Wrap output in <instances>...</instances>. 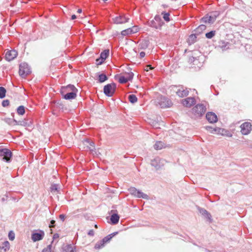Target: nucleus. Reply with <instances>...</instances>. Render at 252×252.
I'll return each instance as SVG.
<instances>
[{"mask_svg": "<svg viewBox=\"0 0 252 252\" xmlns=\"http://www.w3.org/2000/svg\"><path fill=\"white\" fill-rule=\"evenodd\" d=\"M146 68H145V70H146L147 71H149V70H151V69H153L154 68L151 66V65H146V66L145 67Z\"/></svg>", "mask_w": 252, "mask_h": 252, "instance_id": "50", "label": "nucleus"}, {"mask_svg": "<svg viewBox=\"0 0 252 252\" xmlns=\"http://www.w3.org/2000/svg\"><path fill=\"white\" fill-rule=\"evenodd\" d=\"M17 113L19 115H23L25 113V108L24 106L21 105L17 108Z\"/></svg>", "mask_w": 252, "mask_h": 252, "instance_id": "33", "label": "nucleus"}, {"mask_svg": "<svg viewBox=\"0 0 252 252\" xmlns=\"http://www.w3.org/2000/svg\"><path fill=\"white\" fill-rule=\"evenodd\" d=\"M66 94H62L63 96V98L66 100L74 99L76 96V93L73 91L70 92H66Z\"/></svg>", "mask_w": 252, "mask_h": 252, "instance_id": "16", "label": "nucleus"}, {"mask_svg": "<svg viewBox=\"0 0 252 252\" xmlns=\"http://www.w3.org/2000/svg\"><path fill=\"white\" fill-rule=\"evenodd\" d=\"M227 45V44H225V45H224V46L223 45L221 46V47L223 50H225L226 49H227L228 48V47H226Z\"/></svg>", "mask_w": 252, "mask_h": 252, "instance_id": "57", "label": "nucleus"}, {"mask_svg": "<svg viewBox=\"0 0 252 252\" xmlns=\"http://www.w3.org/2000/svg\"><path fill=\"white\" fill-rule=\"evenodd\" d=\"M164 162L165 160L164 159L159 157H157L151 160V164L157 170H158L164 166Z\"/></svg>", "mask_w": 252, "mask_h": 252, "instance_id": "6", "label": "nucleus"}, {"mask_svg": "<svg viewBox=\"0 0 252 252\" xmlns=\"http://www.w3.org/2000/svg\"><path fill=\"white\" fill-rule=\"evenodd\" d=\"M94 227H95V228H97V225L96 224H95Z\"/></svg>", "mask_w": 252, "mask_h": 252, "instance_id": "61", "label": "nucleus"}, {"mask_svg": "<svg viewBox=\"0 0 252 252\" xmlns=\"http://www.w3.org/2000/svg\"><path fill=\"white\" fill-rule=\"evenodd\" d=\"M17 56V52L15 50L7 51L5 53V58L7 61H11L15 59Z\"/></svg>", "mask_w": 252, "mask_h": 252, "instance_id": "9", "label": "nucleus"}, {"mask_svg": "<svg viewBox=\"0 0 252 252\" xmlns=\"http://www.w3.org/2000/svg\"><path fill=\"white\" fill-rule=\"evenodd\" d=\"M129 18H126L123 15L116 17L113 19V21L115 24H120L126 23L128 21Z\"/></svg>", "mask_w": 252, "mask_h": 252, "instance_id": "13", "label": "nucleus"}, {"mask_svg": "<svg viewBox=\"0 0 252 252\" xmlns=\"http://www.w3.org/2000/svg\"><path fill=\"white\" fill-rule=\"evenodd\" d=\"M177 94L181 97L186 96L189 94V91L187 89H184L183 87H181L176 91Z\"/></svg>", "mask_w": 252, "mask_h": 252, "instance_id": "15", "label": "nucleus"}, {"mask_svg": "<svg viewBox=\"0 0 252 252\" xmlns=\"http://www.w3.org/2000/svg\"><path fill=\"white\" fill-rule=\"evenodd\" d=\"M52 244L49 245L47 246V247L45 248H44L42 252H54L52 250Z\"/></svg>", "mask_w": 252, "mask_h": 252, "instance_id": "43", "label": "nucleus"}, {"mask_svg": "<svg viewBox=\"0 0 252 252\" xmlns=\"http://www.w3.org/2000/svg\"><path fill=\"white\" fill-rule=\"evenodd\" d=\"M88 234L90 236H93L94 235V231L93 229L89 230L88 233Z\"/></svg>", "mask_w": 252, "mask_h": 252, "instance_id": "53", "label": "nucleus"}, {"mask_svg": "<svg viewBox=\"0 0 252 252\" xmlns=\"http://www.w3.org/2000/svg\"><path fill=\"white\" fill-rule=\"evenodd\" d=\"M108 80L107 76L103 73H101L98 75V81L99 83H103Z\"/></svg>", "mask_w": 252, "mask_h": 252, "instance_id": "34", "label": "nucleus"}, {"mask_svg": "<svg viewBox=\"0 0 252 252\" xmlns=\"http://www.w3.org/2000/svg\"><path fill=\"white\" fill-rule=\"evenodd\" d=\"M116 89V84L114 83L108 84L103 88L104 94L108 97L112 96Z\"/></svg>", "mask_w": 252, "mask_h": 252, "instance_id": "2", "label": "nucleus"}, {"mask_svg": "<svg viewBox=\"0 0 252 252\" xmlns=\"http://www.w3.org/2000/svg\"><path fill=\"white\" fill-rule=\"evenodd\" d=\"M218 129V134H221L223 136H226L227 137H230L232 136V134L231 133L230 131L228 130H227L224 128H221L219 127V129Z\"/></svg>", "mask_w": 252, "mask_h": 252, "instance_id": "21", "label": "nucleus"}, {"mask_svg": "<svg viewBox=\"0 0 252 252\" xmlns=\"http://www.w3.org/2000/svg\"><path fill=\"white\" fill-rule=\"evenodd\" d=\"M2 201H4V198H2Z\"/></svg>", "mask_w": 252, "mask_h": 252, "instance_id": "62", "label": "nucleus"}, {"mask_svg": "<svg viewBox=\"0 0 252 252\" xmlns=\"http://www.w3.org/2000/svg\"><path fill=\"white\" fill-rule=\"evenodd\" d=\"M134 74L132 72L128 73L126 74V79L127 81H130L132 79L133 77Z\"/></svg>", "mask_w": 252, "mask_h": 252, "instance_id": "45", "label": "nucleus"}, {"mask_svg": "<svg viewBox=\"0 0 252 252\" xmlns=\"http://www.w3.org/2000/svg\"><path fill=\"white\" fill-rule=\"evenodd\" d=\"M83 144L86 147L87 150H89L91 152L95 150L94 143L93 141H91L89 139H86L83 141Z\"/></svg>", "mask_w": 252, "mask_h": 252, "instance_id": "11", "label": "nucleus"}, {"mask_svg": "<svg viewBox=\"0 0 252 252\" xmlns=\"http://www.w3.org/2000/svg\"><path fill=\"white\" fill-rule=\"evenodd\" d=\"M145 56V53L144 52H141L140 53V57L141 58H143Z\"/></svg>", "mask_w": 252, "mask_h": 252, "instance_id": "54", "label": "nucleus"}, {"mask_svg": "<svg viewBox=\"0 0 252 252\" xmlns=\"http://www.w3.org/2000/svg\"><path fill=\"white\" fill-rule=\"evenodd\" d=\"M161 14L163 15V18L166 22H169L170 21L169 16L170 14L169 13H166L165 12H162Z\"/></svg>", "mask_w": 252, "mask_h": 252, "instance_id": "39", "label": "nucleus"}, {"mask_svg": "<svg viewBox=\"0 0 252 252\" xmlns=\"http://www.w3.org/2000/svg\"><path fill=\"white\" fill-rule=\"evenodd\" d=\"M195 103V100L194 97H189L182 100V104L187 107H190Z\"/></svg>", "mask_w": 252, "mask_h": 252, "instance_id": "10", "label": "nucleus"}, {"mask_svg": "<svg viewBox=\"0 0 252 252\" xmlns=\"http://www.w3.org/2000/svg\"><path fill=\"white\" fill-rule=\"evenodd\" d=\"M205 128L207 130H208V131H209L210 132H211L212 133L218 134L219 130L217 129H219V127H213L212 126H206L205 127Z\"/></svg>", "mask_w": 252, "mask_h": 252, "instance_id": "28", "label": "nucleus"}, {"mask_svg": "<svg viewBox=\"0 0 252 252\" xmlns=\"http://www.w3.org/2000/svg\"><path fill=\"white\" fill-rule=\"evenodd\" d=\"M6 89L3 87H0V98H3L5 96Z\"/></svg>", "mask_w": 252, "mask_h": 252, "instance_id": "37", "label": "nucleus"}, {"mask_svg": "<svg viewBox=\"0 0 252 252\" xmlns=\"http://www.w3.org/2000/svg\"><path fill=\"white\" fill-rule=\"evenodd\" d=\"M192 113L197 117H201L206 111V106L202 104H198L195 105L192 109Z\"/></svg>", "mask_w": 252, "mask_h": 252, "instance_id": "3", "label": "nucleus"}, {"mask_svg": "<svg viewBox=\"0 0 252 252\" xmlns=\"http://www.w3.org/2000/svg\"><path fill=\"white\" fill-rule=\"evenodd\" d=\"M241 132L243 135H248L252 130V125L249 122H245L241 126Z\"/></svg>", "mask_w": 252, "mask_h": 252, "instance_id": "7", "label": "nucleus"}, {"mask_svg": "<svg viewBox=\"0 0 252 252\" xmlns=\"http://www.w3.org/2000/svg\"><path fill=\"white\" fill-rule=\"evenodd\" d=\"M65 215H64V214H61V215H60L59 216V218H60V219L62 221H63L64 220H65Z\"/></svg>", "mask_w": 252, "mask_h": 252, "instance_id": "51", "label": "nucleus"}, {"mask_svg": "<svg viewBox=\"0 0 252 252\" xmlns=\"http://www.w3.org/2000/svg\"><path fill=\"white\" fill-rule=\"evenodd\" d=\"M55 222H56L55 220H52L50 221V224H49V227H50V228H51V227H54Z\"/></svg>", "mask_w": 252, "mask_h": 252, "instance_id": "49", "label": "nucleus"}, {"mask_svg": "<svg viewBox=\"0 0 252 252\" xmlns=\"http://www.w3.org/2000/svg\"><path fill=\"white\" fill-rule=\"evenodd\" d=\"M198 210L202 216L208 219L210 222L211 221V215L206 210L200 207H198Z\"/></svg>", "mask_w": 252, "mask_h": 252, "instance_id": "17", "label": "nucleus"}, {"mask_svg": "<svg viewBox=\"0 0 252 252\" xmlns=\"http://www.w3.org/2000/svg\"><path fill=\"white\" fill-rule=\"evenodd\" d=\"M212 20V17H211V16L209 14H207L201 19V21L202 22L206 24H213L214 21Z\"/></svg>", "mask_w": 252, "mask_h": 252, "instance_id": "23", "label": "nucleus"}, {"mask_svg": "<svg viewBox=\"0 0 252 252\" xmlns=\"http://www.w3.org/2000/svg\"><path fill=\"white\" fill-rule=\"evenodd\" d=\"M59 237V235L57 233H56L54 235H53V240L52 241L51 244H52L53 243V242H54V240L58 238Z\"/></svg>", "mask_w": 252, "mask_h": 252, "instance_id": "52", "label": "nucleus"}, {"mask_svg": "<svg viewBox=\"0 0 252 252\" xmlns=\"http://www.w3.org/2000/svg\"><path fill=\"white\" fill-rule=\"evenodd\" d=\"M131 34H132V33L131 32V30L130 28L126 29L125 30H123L121 32V34L123 36H126V35H128Z\"/></svg>", "mask_w": 252, "mask_h": 252, "instance_id": "36", "label": "nucleus"}, {"mask_svg": "<svg viewBox=\"0 0 252 252\" xmlns=\"http://www.w3.org/2000/svg\"><path fill=\"white\" fill-rule=\"evenodd\" d=\"M77 92L78 90L75 87V86L73 85H68L66 87H62L61 88V93L63 94L65 92Z\"/></svg>", "mask_w": 252, "mask_h": 252, "instance_id": "14", "label": "nucleus"}, {"mask_svg": "<svg viewBox=\"0 0 252 252\" xmlns=\"http://www.w3.org/2000/svg\"><path fill=\"white\" fill-rule=\"evenodd\" d=\"M9 239L11 241H13L15 238V233L13 231H10L8 233Z\"/></svg>", "mask_w": 252, "mask_h": 252, "instance_id": "44", "label": "nucleus"}, {"mask_svg": "<svg viewBox=\"0 0 252 252\" xmlns=\"http://www.w3.org/2000/svg\"><path fill=\"white\" fill-rule=\"evenodd\" d=\"M76 18V16L75 15L73 14L71 16V20H74Z\"/></svg>", "mask_w": 252, "mask_h": 252, "instance_id": "58", "label": "nucleus"}, {"mask_svg": "<svg viewBox=\"0 0 252 252\" xmlns=\"http://www.w3.org/2000/svg\"><path fill=\"white\" fill-rule=\"evenodd\" d=\"M128 100L131 103H134L137 101V98L134 94H130L128 95Z\"/></svg>", "mask_w": 252, "mask_h": 252, "instance_id": "35", "label": "nucleus"}, {"mask_svg": "<svg viewBox=\"0 0 252 252\" xmlns=\"http://www.w3.org/2000/svg\"><path fill=\"white\" fill-rule=\"evenodd\" d=\"M135 197L137 198H142L146 199H149V198L148 195L147 194L143 193L139 190H138V192H137V194Z\"/></svg>", "mask_w": 252, "mask_h": 252, "instance_id": "26", "label": "nucleus"}, {"mask_svg": "<svg viewBox=\"0 0 252 252\" xmlns=\"http://www.w3.org/2000/svg\"><path fill=\"white\" fill-rule=\"evenodd\" d=\"M157 102L161 108H163L170 107L172 104L171 101L169 99L162 95L158 98Z\"/></svg>", "mask_w": 252, "mask_h": 252, "instance_id": "4", "label": "nucleus"}, {"mask_svg": "<svg viewBox=\"0 0 252 252\" xmlns=\"http://www.w3.org/2000/svg\"><path fill=\"white\" fill-rule=\"evenodd\" d=\"M196 34L195 33L194 34H192L189 36L188 41L189 44H193L195 42L196 38Z\"/></svg>", "mask_w": 252, "mask_h": 252, "instance_id": "32", "label": "nucleus"}, {"mask_svg": "<svg viewBox=\"0 0 252 252\" xmlns=\"http://www.w3.org/2000/svg\"><path fill=\"white\" fill-rule=\"evenodd\" d=\"M118 233V232H115L105 237L101 240V242H102V243L101 244V246H104L106 243L109 242L114 236H115Z\"/></svg>", "mask_w": 252, "mask_h": 252, "instance_id": "19", "label": "nucleus"}, {"mask_svg": "<svg viewBox=\"0 0 252 252\" xmlns=\"http://www.w3.org/2000/svg\"><path fill=\"white\" fill-rule=\"evenodd\" d=\"M45 233L43 230H39L38 232H33L32 234V239L33 242H36L41 240L44 236Z\"/></svg>", "mask_w": 252, "mask_h": 252, "instance_id": "8", "label": "nucleus"}, {"mask_svg": "<svg viewBox=\"0 0 252 252\" xmlns=\"http://www.w3.org/2000/svg\"><path fill=\"white\" fill-rule=\"evenodd\" d=\"M164 147V143L161 141H157L154 147L156 150H160Z\"/></svg>", "mask_w": 252, "mask_h": 252, "instance_id": "31", "label": "nucleus"}, {"mask_svg": "<svg viewBox=\"0 0 252 252\" xmlns=\"http://www.w3.org/2000/svg\"><path fill=\"white\" fill-rule=\"evenodd\" d=\"M9 105V101L8 99L3 100L2 102V106L3 107H7Z\"/></svg>", "mask_w": 252, "mask_h": 252, "instance_id": "46", "label": "nucleus"}, {"mask_svg": "<svg viewBox=\"0 0 252 252\" xmlns=\"http://www.w3.org/2000/svg\"><path fill=\"white\" fill-rule=\"evenodd\" d=\"M109 55V49H105L103 51H102L100 55V58L98 59H97V61H99L100 60L101 61H105L106 58L108 57Z\"/></svg>", "mask_w": 252, "mask_h": 252, "instance_id": "18", "label": "nucleus"}, {"mask_svg": "<svg viewBox=\"0 0 252 252\" xmlns=\"http://www.w3.org/2000/svg\"><path fill=\"white\" fill-rule=\"evenodd\" d=\"M62 252H76V251L75 248L71 245H67L63 248Z\"/></svg>", "mask_w": 252, "mask_h": 252, "instance_id": "24", "label": "nucleus"}, {"mask_svg": "<svg viewBox=\"0 0 252 252\" xmlns=\"http://www.w3.org/2000/svg\"><path fill=\"white\" fill-rule=\"evenodd\" d=\"M31 72L30 67L26 63H22L19 65V73L22 78H25Z\"/></svg>", "mask_w": 252, "mask_h": 252, "instance_id": "1", "label": "nucleus"}, {"mask_svg": "<svg viewBox=\"0 0 252 252\" xmlns=\"http://www.w3.org/2000/svg\"><path fill=\"white\" fill-rule=\"evenodd\" d=\"M219 13L218 11H213L211 13L210 16L212 17V20L214 22L215 21L216 18L219 16Z\"/></svg>", "mask_w": 252, "mask_h": 252, "instance_id": "40", "label": "nucleus"}, {"mask_svg": "<svg viewBox=\"0 0 252 252\" xmlns=\"http://www.w3.org/2000/svg\"><path fill=\"white\" fill-rule=\"evenodd\" d=\"M155 19L157 21H158L159 20L160 21L161 20L160 17L159 16H157V15L155 16Z\"/></svg>", "mask_w": 252, "mask_h": 252, "instance_id": "56", "label": "nucleus"}, {"mask_svg": "<svg viewBox=\"0 0 252 252\" xmlns=\"http://www.w3.org/2000/svg\"><path fill=\"white\" fill-rule=\"evenodd\" d=\"M12 154L10 150L8 149H0V157H2V160L9 162L11 161Z\"/></svg>", "mask_w": 252, "mask_h": 252, "instance_id": "5", "label": "nucleus"}, {"mask_svg": "<svg viewBox=\"0 0 252 252\" xmlns=\"http://www.w3.org/2000/svg\"><path fill=\"white\" fill-rule=\"evenodd\" d=\"M207 120L210 123H216L218 121L217 115L213 112H208L206 115Z\"/></svg>", "mask_w": 252, "mask_h": 252, "instance_id": "12", "label": "nucleus"}, {"mask_svg": "<svg viewBox=\"0 0 252 252\" xmlns=\"http://www.w3.org/2000/svg\"><path fill=\"white\" fill-rule=\"evenodd\" d=\"M119 82L121 84H125L128 82L126 77L125 76H121L119 79Z\"/></svg>", "mask_w": 252, "mask_h": 252, "instance_id": "42", "label": "nucleus"}, {"mask_svg": "<svg viewBox=\"0 0 252 252\" xmlns=\"http://www.w3.org/2000/svg\"><path fill=\"white\" fill-rule=\"evenodd\" d=\"M138 190L134 187H130L128 189L129 193L135 197L137 194V192H138Z\"/></svg>", "mask_w": 252, "mask_h": 252, "instance_id": "38", "label": "nucleus"}, {"mask_svg": "<svg viewBox=\"0 0 252 252\" xmlns=\"http://www.w3.org/2000/svg\"><path fill=\"white\" fill-rule=\"evenodd\" d=\"M149 41L147 40H144L141 42L139 45V48L141 49H145L149 46Z\"/></svg>", "mask_w": 252, "mask_h": 252, "instance_id": "29", "label": "nucleus"}, {"mask_svg": "<svg viewBox=\"0 0 252 252\" xmlns=\"http://www.w3.org/2000/svg\"><path fill=\"white\" fill-rule=\"evenodd\" d=\"M206 28V27L204 25H200L194 31L195 34L197 35L200 34L203 31H204Z\"/></svg>", "mask_w": 252, "mask_h": 252, "instance_id": "27", "label": "nucleus"}, {"mask_svg": "<svg viewBox=\"0 0 252 252\" xmlns=\"http://www.w3.org/2000/svg\"><path fill=\"white\" fill-rule=\"evenodd\" d=\"M131 30V32L132 33H135L138 32V28L137 26H133L132 28H130Z\"/></svg>", "mask_w": 252, "mask_h": 252, "instance_id": "47", "label": "nucleus"}, {"mask_svg": "<svg viewBox=\"0 0 252 252\" xmlns=\"http://www.w3.org/2000/svg\"><path fill=\"white\" fill-rule=\"evenodd\" d=\"M102 243V242H101V241L100 242L97 243L94 246L95 249H99L103 247L104 246H101Z\"/></svg>", "mask_w": 252, "mask_h": 252, "instance_id": "48", "label": "nucleus"}, {"mask_svg": "<svg viewBox=\"0 0 252 252\" xmlns=\"http://www.w3.org/2000/svg\"><path fill=\"white\" fill-rule=\"evenodd\" d=\"M50 190L52 192H59L60 191L59 186L58 184L52 185L50 187Z\"/></svg>", "mask_w": 252, "mask_h": 252, "instance_id": "30", "label": "nucleus"}, {"mask_svg": "<svg viewBox=\"0 0 252 252\" xmlns=\"http://www.w3.org/2000/svg\"><path fill=\"white\" fill-rule=\"evenodd\" d=\"M14 121L16 123V125H21V126H29L32 124L31 121H30V120L29 121L28 120H26V119L22 120V121H17L14 120Z\"/></svg>", "mask_w": 252, "mask_h": 252, "instance_id": "20", "label": "nucleus"}, {"mask_svg": "<svg viewBox=\"0 0 252 252\" xmlns=\"http://www.w3.org/2000/svg\"><path fill=\"white\" fill-rule=\"evenodd\" d=\"M216 32L212 31L206 33L205 36L207 38L211 39L215 35Z\"/></svg>", "mask_w": 252, "mask_h": 252, "instance_id": "41", "label": "nucleus"}, {"mask_svg": "<svg viewBox=\"0 0 252 252\" xmlns=\"http://www.w3.org/2000/svg\"><path fill=\"white\" fill-rule=\"evenodd\" d=\"M104 61H101V60H100L99 61H97V59L96 60V63L97 65L101 64L104 62Z\"/></svg>", "mask_w": 252, "mask_h": 252, "instance_id": "55", "label": "nucleus"}, {"mask_svg": "<svg viewBox=\"0 0 252 252\" xmlns=\"http://www.w3.org/2000/svg\"><path fill=\"white\" fill-rule=\"evenodd\" d=\"M120 217L117 214H113L110 217L111 223L112 224H116L119 222Z\"/></svg>", "mask_w": 252, "mask_h": 252, "instance_id": "22", "label": "nucleus"}, {"mask_svg": "<svg viewBox=\"0 0 252 252\" xmlns=\"http://www.w3.org/2000/svg\"><path fill=\"white\" fill-rule=\"evenodd\" d=\"M9 248H10L9 243L7 241H5L3 243V246H0V252H1L2 250H3L4 252H5L9 249Z\"/></svg>", "mask_w": 252, "mask_h": 252, "instance_id": "25", "label": "nucleus"}, {"mask_svg": "<svg viewBox=\"0 0 252 252\" xmlns=\"http://www.w3.org/2000/svg\"><path fill=\"white\" fill-rule=\"evenodd\" d=\"M205 252H211L209 250H205Z\"/></svg>", "mask_w": 252, "mask_h": 252, "instance_id": "60", "label": "nucleus"}, {"mask_svg": "<svg viewBox=\"0 0 252 252\" xmlns=\"http://www.w3.org/2000/svg\"><path fill=\"white\" fill-rule=\"evenodd\" d=\"M77 12L79 13H80L82 12V9H79L78 10H77Z\"/></svg>", "mask_w": 252, "mask_h": 252, "instance_id": "59", "label": "nucleus"}]
</instances>
